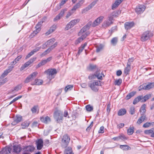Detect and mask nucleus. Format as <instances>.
<instances>
[{"instance_id":"f704fd0d","label":"nucleus","mask_w":154,"mask_h":154,"mask_svg":"<svg viewBox=\"0 0 154 154\" xmlns=\"http://www.w3.org/2000/svg\"><path fill=\"white\" fill-rule=\"evenodd\" d=\"M142 100V97L141 96H139L136 98L133 101V104H136L139 101L141 102Z\"/></svg>"},{"instance_id":"680f3d73","label":"nucleus","mask_w":154,"mask_h":154,"mask_svg":"<svg viewBox=\"0 0 154 154\" xmlns=\"http://www.w3.org/2000/svg\"><path fill=\"white\" fill-rule=\"evenodd\" d=\"M93 122H92L91 124L90 125V126H88L86 129V131H90V130L91 129V127H92L93 125Z\"/></svg>"},{"instance_id":"f3484780","label":"nucleus","mask_w":154,"mask_h":154,"mask_svg":"<svg viewBox=\"0 0 154 154\" xmlns=\"http://www.w3.org/2000/svg\"><path fill=\"white\" fill-rule=\"evenodd\" d=\"M134 26V23L133 22H126L124 24L125 28L127 30L130 29Z\"/></svg>"},{"instance_id":"49530a36","label":"nucleus","mask_w":154,"mask_h":154,"mask_svg":"<svg viewBox=\"0 0 154 154\" xmlns=\"http://www.w3.org/2000/svg\"><path fill=\"white\" fill-rule=\"evenodd\" d=\"M51 51V49L49 48H48L47 50H45L43 53L41 55L42 57L46 55L47 54L50 53Z\"/></svg>"},{"instance_id":"b1692460","label":"nucleus","mask_w":154,"mask_h":154,"mask_svg":"<svg viewBox=\"0 0 154 154\" xmlns=\"http://www.w3.org/2000/svg\"><path fill=\"white\" fill-rule=\"evenodd\" d=\"M40 120L43 122L47 124L51 122V120L50 118L47 116L46 117L42 116L40 118Z\"/></svg>"},{"instance_id":"0e129e2a","label":"nucleus","mask_w":154,"mask_h":154,"mask_svg":"<svg viewBox=\"0 0 154 154\" xmlns=\"http://www.w3.org/2000/svg\"><path fill=\"white\" fill-rule=\"evenodd\" d=\"M104 127L103 126H101L99 130L98 131L99 133H103L104 132Z\"/></svg>"},{"instance_id":"aec40b11","label":"nucleus","mask_w":154,"mask_h":154,"mask_svg":"<svg viewBox=\"0 0 154 154\" xmlns=\"http://www.w3.org/2000/svg\"><path fill=\"white\" fill-rule=\"evenodd\" d=\"M13 151L16 153H19L22 150L21 145L20 144L15 145L13 146Z\"/></svg>"},{"instance_id":"a211bd4d","label":"nucleus","mask_w":154,"mask_h":154,"mask_svg":"<svg viewBox=\"0 0 154 154\" xmlns=\"http://www.w3.org/2000/svg\"><path fill=\"white\" fill-rule=\"evenodd\" d=\"M23 149L24 151L27 153H30L34 151L35 147L32 146H26Z\"/></svg>"},{"instance_id":"9d476101","label":"nucleus","mask_w":154,"mask_h":154,"mask_svg":"<svg viewBox=\"0 0 154 154\" xmlns=\"http://www.w3.org/2000/svg\"><path fill=\"white\" fill-rule=\"evenodd\" d=\"M146 7L143 5H138L135 9V11L137 14H140L144 11Z\"/></svg>"},{"instance_id":"4468645a","label":"nucleus","mask_w":154,"mask_h":154,"mask_svg":"<svg viewBox=\"0 0 154 154\" xmlns=\"http://www.w3.org/2000/svg\"><path fill=\"white\" fill-rule=\"evenodd\" d=\"M97 2L96 1L93 2L88 7L83 9L82 11V13H84L88 11L89 10L92 8L96 4Z\"/></svg>"},{"instance_id":"8fccbe9b","label":"nucleus","mask_w":154,"mask_h":154,"mask_svg":"<svg viewBox=\"0 0 154 154\" xmlns=\"http://www.w3.org/2000/svg\"><path fill=\"white\" fill-rule=\"evenodd\" d=\"M127 132L128 135H131L134 132V128L133 127L132 128H129Z\"/></svg>"},{"instance_id":"79ce46f5","label":"nucleus","mask_w":154,"mask_h":154,"mask_svg":"<svg viewBox=\"0 0 154 154\" xmlns=\"http://www.w3.org/2000/svg\"><path fill=\"white\" fill-rule=\"evenodd\" d=\"M122 82V79H119L115 80L114 84L115 85L119 86L121 84Z\"/></svg>"},{"instance_id":"5701e85b","label":"nucleus","mask_w":154,"mask_h":154,"mask_svg":"<svg viewBox=\"0 0 154 154\" xmlns=\"http://www.w3.org/2000/svg\"><path fill=\"white\" fill-rule=\"evenodd\" d=\"M22 117L20 115H17L16 116V119L12 122L11 124L13 125H15L20 122L22 120Z\"/></svg>"},{"instance_id":"4be33fe9","label":"nucleus","mask_w":154,"mask_h":154,"mask_svg":"<svg viewBox=\"0 0 154 154\" xmlns=\"http://www.w3.org/2000/svg\"><path fill=\"white\" fill-rule=\"evenodd\" d=\"M11 149L9 147L7 148H3L0 152V154H8L11 153Z\"/></svg>"},{"instance_id":"39448f33","label":"nucleus","mask_w":154,"mask_h":154,"mask_svg":"<svg viewBox=\"0 0 154 154\" xmlns=\"http://www.w3.org/2000/svg\"><path fill=\"white\" fill-rule=\"evenodd\" d=\"M100 82V81L94 82L90 84L89 86L92 90L95 92H97L98 90L97 87L101 85Z\"/></svg>"},{"instance_id":"bf43d9fd","label":"nucleus","mask_w":154,"mask_h":154,"mask_svg":"<svg viewBox=\"0 0 154 154\" xmlns=\"http://www.w3.org/2000/svg\"><path fill=\"white\" fill-rule=\"evenodd\" d=\"M57 42H56L54 43V44L52 45L50 48V49H51V51L55 47L57 46Z\"/></svg>"},{"instance_id":"9b49d317","label":"nucleus","mask_w":154,"mask_h":154,"mask_svg":"<svg viewBox=\"0 0 154 154\" xmlns=\"http://www.w3.org/2000/svg\"><path fill=\"white\" fill-rule=\"evenodd\" d=\"M54 117L57 122L63 119V116L62 114H60L58 111H56L54 113Z\"/></svg>"},{"instance_id":"6ab92c4d","label":"nucleus","mask_w":154,"mask_h":154,"mask_svg":"<svg viewBox=\"0 0 154 154\" xmlns=\"http://www.w3.org/2000/svg\"><path fill=\"white\" fill-rule=\"evenodd\" d=\"M41 47H37L33 49L32 51L29 53L26 56L25 59H27L29 58L31 56L33 55L35 53L38 51L41 48Z\"/></svg>"},{"instance_id":"c85d7f7f","label":"nucleus","mask_w":154,"mask_h":154,"mask_svg":"<svg viewBox=\"0 0 154 154\" xmlns=\"http://www.w3.org/2000/svg\"><path fill=\"white\" fill-rule=\"evenodd\" d=\"M43 83V81L42 80L36 79L35 80V82L34 83H32L31 85H39L42 84Z\"/></svg>"},{"instance_id":"cd10ccee","label":"nucleus","mask_w":154,"mask_h":154,"mask_svg":"<svg viewBox=\"0 0 154 154\" xmlns=\"http://www.w3.org/2000/svg\"><path fill=\"white\" fill-rule=\"evenodd\" d=\"M141 96L142 97L141 102H143L146 101L147 100L151 97V95L150 94H148L146 95L143 97L142 96Z\"/></svg>"},{"instance_id":"20e7f679","label":"nucleus","mask_w":154,"mask_h":154,"mask_svg":"<svg viewBox=\"0 0 154 154\" xmlns=\"http://www.w3.org/2000/svg\"><path fill=\"white\" fill-rule=\"evenodd\" d=\"M152 36V33L151 32L146 31L144 32L142 35L141 40L142 41H145L149 39L150 37Z\"/></svg>"},{"instance_id":"ea45409f","label":"nucleus","mask_w":154,"mask_h":154,"mask_svg":"<svg viewBox=\"0 0 154 154\" xmlns=\"http://www.w3.org/2000/svg\"><path fill=\"white\" fill-rule=\"evenodd\" d=\"M103 45L102 44H100V45L97 46L96 51L97 52H99L103 49Z\"/></svg>"},{"instance_id":"e2e57ef3","label":"nucleus","mask_w":154,"mask_h":154,"mask_svg":"<svg viewBox=\"0 0 154 154\" xmlns=\"http://www.w3.org/2000/svg\"><path fill=\"white\" fill-rule=\"evenodd\" d=\"M119 6L117 5L115 2L113 4L112 7V9L114 10L116 8Z\"/></svg>"},{"instance_id":"ddd939ff","label":"nucleus","mask_w":154,"mask_h":154,"mask_svg":"<svg viewBox=\"0 0 154 154\" xmlns=\"http://www.w3.org/2000/svg\"><path fill=\"white\" fill-rule=\"evenodd\" d=\"M104 17L103 16H100L95 20L92 24V26L93 27L96 26L102 22Z\"/></svg>"},{"instance_id":"c9c22d12","label":"nucleus","mask_w":154,"mask_h":154,"mask_svg":"<svg viewBox=\"0 0 154 154\" xmlns=\"http://www.w3.org/2000/svg\"><path fill=\"white\" fill-rule=\"evenodd\" d=\"M47 63L45 60H42L40 63H39L36 66L37 68H38L41 66H43Z\"/></svg>"},{"instance_id":"603ef678","label":"nucleus","mask_w":154,"mask_h":154,"mask_svg":"<svg viewBox=\"0 0 154 154\" xmlns=\"http://www.w3.org/2000/svg\"><path fill=\"white\" fill-rule=\"evenodd\" d=\"M80 7H81L77 3L72 9V11H74L75 12L77 9L80 8Z\"/></svg>"},{"instance_id":"864d4df0","label":"nucleus","mask_w":154,"mask_h":154,"mask_svg":"<svg viewBox=\"0 0 154 154\" xmlns=\"http://www.w3.org/2000/svg\"><path fill=\"white\" fill-rule=\"evenodd\" d=\"M130 113L131 115L134 114L135 113V108L134 106H131L130 109Z\"/></svg>"},{"instance_id":"6e6d98bb","label":"nucleus","mask_w":154,"mask_h":154,"mask_svg":"<svg viewBox=\"0 0 154 154\" xmlns=\"http://www.w3.org/2000/svg\"><path fill=\"white\" fill-rule=\"evenodd\" d=\"M152 128L151 129L148 130H146L144 131V132L146 134H152Z\"/></svg>"},{"instance_id":"4c0bfd02","label":"nucleus","mask_w":154,"mask_h":154,"mask_svg":"<svg viewBox=\"0 0 154 154\" xmlns=\"http://www.w3.org/2000/svg\"><path fill=\"white\" fill-rule=\"evenodd\" d=\"M29 122L28 121H25L23 122L21 124L22 128L23 129L29 126Z\"/></svg>"},{"instance_id":"a878e982","label":"nucleus","mask_w":154,"mask_h":154,"mask_svg":"<svg viewBox=\"0 0 154 154\" xmlns=\"http://www.w3.org/2000/svg\"><path fill=\"white\" fill-rule=\"evenodd\" d=\"M56 28V26L55 25H53L50 29L48 30V31L45 33V35H48L51 33L53 32L55 30Z\"/></svg>"},{"instance_id":"de8ad7c7","label":"nucleus","mask_w":154,"mask_h":154,"mask_svg":"<svg viewBox=\"0 0 154 154\" xmlns=\"http://www.w3.org/2000/svg\"><path fill=\"white\" fill-rule=\"evenodd\" d=\"M73 26V25H72V24L70 22L67 24L65 27V29L66 30H68Z\"/></svg>"},{"instance_id":"09e8293b","label":"nucleus","mask_w":154,"mask_h":154,"mask_svg":"<svg viewBox=\"0 0 154 154\" xmlns=\"http://www.w3.org/2000/svg\"><path fill=\"white\" fill-rule=\"evenodd\" d=\"M79 21V19H75L71 20L70 22L73 25V26H74L77 23H78Z\"/></svg>"},{"instance_id":"3c124183","label":"nucleus","mask_w":154,"mask_h":154,"mask_svg":"<svg viewBox=\"0 0 154 154\" xmlns=\"http://www.w3.org/2000/svg\"><path fill=\"white\" fill-rule=\"evenodd\" d=\"M96 68V66L93 65H90L88 68L90 71H92Z\"/></svg>"},{"instance_id":"f03ea898","label":"nucleus","mask_w":154,"mask_h":154,"mask_svg":"<svg viewBox=\"0 0 154 154\" xmlns=\"http://www.w3.org/2000/svg\"><path fill=\"white\" fill-rule=\"evenodd\" d=\"M154 87V82L148 83V84H143L139 87V90L140 91L142 90H148Z\"/></svg>"},{"instance_id":"2eb2a0df","label":"nucleus","mask_w":154,"mask_h":154,"mask_svg":"<svg viewBox=\"0 0 154 154\" xmlns=\"http://www.w3.org/2000/svg\"><path fill=\"white\" fill-rule=\"evenodd\" d=\"M37 148L38 150H40L43 146V141L42 139H39L36 142Z\"/></svg>"},{"instance_id":"a19ab883","label":"nucleus","mask_w":154,"mask_h":154,"mask_svg":"<svg viewBox=\"0 0 154 154\" xmlns=\"http://www.w3.org/2000/svg\"><path fill=\"white\" fill-rule=\"evenodd\" d=\"M120 148L123 150H127L130 149V147L127 145H121Z\"/></svg>"},{"instance_id":"774afa93","label":"nucleus","mask_w":154,"mask_h":154,"mask_svg":"<svg viewBox=\"0 0 154 154\" xmlns=\"http://www.w3.org/2000/svg\"><path fill=\"white\" fill-rule=\"evenodd\" d=\"M124 124L123 123H121L117 125V128H122L124 127Z\"/></svg>"},{"instance_id":"6e6552de","label":"nucleus","mask_w":154,"mask_h":154,"mask_svg":"<svg viewBox=\"0 0 154 154\" xmlns=\"http://www.w3.org/2000/svg\"><path fill=\"white\" fill-rule=\"evenodd\" d=\"M38 73L37 72H35L30 75L26 78L25 82L27 83L33 80L36 77Z\"/></svg>"},{"instance_id":"f8f14e48","label":"nucleus","mask_w":154,"mask_h":154,"mask_svg":"<svg viewBox=\"0 0 154 154\" xmlns=\"http://www.w3.org/2000/svg\"><path fill=\"white\" fill-rule=\"evenodd\" d=\"M91 23H88L87 24L84 26L80 31L79 32L78 34L79 35H81L83 32L86 31L87 30L89 29L91 25Z\"/></svg>"},{"instance_id":"0eeeda50","label":"nucleus","mask_w":154,"mask_h":154,"mask_svg":"<svg viewBox=\"0 0 154 154\" xmlns=\"http://www.w3.org/2000/svg\"><path fill=\"white\" fill-rule=\"evenodd\" d=\"M36 59V57H32L28 61L25 63L24 64L22 65L20 68V70H22L27 67L33 62L35 61Z\"/></svg>"},{"instance_id":"393cba45","label":"nucleus","mask_w":154,"mask_h":154,"mask_svg":"<svg viewBox=\"0 0 154 154\" xmlns=\"http://www.w3.org/2000/svg\"><path fill=\"white\" fill-rule=\"evenodd\" d=\"M13 68V67H10L9 68L5 70L1 75V78H4L7 75L8 73L12 70Z\"/></svg>"},{"instance_id":"c03bdc74","label":"nucleus","mask_w":154,"mask_h":154,"mask_svg":"<svg viewBox=\"0 0 154 154\" xmlns=\"http://www.w3.org/2000/svg\"><path fill=\"white\" fill-rule=\"evenodd\" d=\"M85 107L86 110L88 112L91 111L93 109V106H91L90 105H86Z\"/></svg>"},{"instance_id":"473e14b6","label":"nucleus","mask_w":154,"mask_h":154,"mask_svg":"<svg viewBox=\"0 0 154 154\" xmlns=\"http://www.w3.org/2000/svg\"><path fill=\"white\" fill-rule=\"evenodd\" d=\"M146 105L145 104H144L141 106L140 110V112L142 113L141 115H143V114L146 112Z\"/></svg>"},{"instance_id":"7ed1b4c3","label":"nucleus","mask_w":154,"mask_h":154,"mask_svg":"<svg viewBox=\"0 0 154 154\" xmlns=\"http://www.w3.org/2000/svg\"><path fill=\"white\" fill-rule=\"evenodd\" d=\"M48 75V78L51 80L54 78V75L57 73V71L55 69H48L45 72Z\"/></svg>"},{"instance_id":"bb28decb","label":"nucleus","mask_w":154,"mask_h":154,"mask_svg":"<svg viewBox=\"0 0 154 154\" xmlns=\"http://www.w3.org/2000/svg\"><path fill=\"white\" fill-rule=\"evenodd\" d=\"M64 154H74L71 147H68L66 148L64 151Z\"/></svg>"},{"instance_id":"e433bc0d","label":"nucleus","mask_w":154,"mask_h":154,"mask_svg":"<svg viewBox=\"0 0 154 154\" xmlns=\"http://www.w3.org/2000/svg\"><path fill=\"white\" fill-rule=\"evenodd\" d=\"M86 38V35H82L76 41L75 43L76 44H78L82 42L84 39Z\"/></svg>"},{"instance_id":"7c9ffc66","label":"nucleus","mask_w":154,"mask_h":154,"mask_svg":"<svg viewBox=\"0 0 154 154\" xmlns=\"http://www.w3.org/2000/svg\"><path fill=\"white\" fill-rule=\"evenodd\" d=\"M131 69V64L127 63V66L124 70V72L125 74H128Z\"/></svg>"},{"instance_id":"052dcab7","label":"nucleus","mask_w":154,"mask_h":154,"mask_svg":"<svg viewBox=\"0 0 154 154\" xmlns=\"http://www.w3.org/2000/svg\"><path fill=\"white\" fill-rule=\"evenodd\" d=\"M32 113H35L37 111V107L35 106H33L31 109Z\"/></svg>"},{"instance_id":"338daca9","label":"nucleus","mask_w":154,"mask_h":154,"mask_svg":"<svg viewBox=\"0 0 154 154\" xmlns=\"http://www.w3.org/2000/svg\"><path fill=\"white\" fill-rule=\"evenodd\" d=\"M136 94V92L135 91H132L129 94L130 97L131 98L133 97Z\"/></svg>"},{"instance_id":"69168bd1","label":"nucleus","mask_w":154,"mask_h":154,"mask_svg":"<svg viewBox=\"0 0 154 154\" xmlns=\"http://www.w3.org/2000/svg\"><path fill=\"white\" fill-rule=\"evenodd\" d=\"M85 0H80L77 4L80 7L84 2Z\"/></svg>"},{"instance_id":"37998d69","label":"nucleus","mask_w":154,"mask_h":154,"mask_svg":"<svg viewBox=\"0 0 154 154\" xmlns=\"http://www.w3.org/2000/svg\"><path fill=\"white\" fill-rule=\"evenodd\" d=\"M55 40L54 38H52L50 39L46 42V44L48 45H52L55 41Z\"/></svg>"},{"instance_id":"c756f323","label":"nucleus","mask_w":154,"mask_h":154,"mask_svg":"<svg viewBox=\"0 0 154 154\" xmlns=\"http://www.w3.org/2000/svg\"><path fill=\"white\" fill-rule=\"evenodd\" d=\"M118 41V38L117 37H114L111 41V44L112 45L115 46L117 44Z\"/></svg>"},{"instance_id":"a18cd8bd","label":"nucleus","mask_w":154,"mask_h":154,"mask_svg":"<svg viewBox=\"0 0 154 154\" xmlns=\"http://www.w3.org/2000/svg\"><path fill=\"white\" fill-rule=\"evenodd\" d=\"M73 85H69L66 86L65 88V91L66 92H67L68 90H71L73 88Z\"/></svg>"},{"instance_id":"72a5a7b5","label":"nucleus","mask_w":154,"mask_h":154,"mask_svg":"<svg viewBox=\"0 0 154 154\" xmlns=\"http://www.w3.org/2000/svg\"><path fill=\"white\" fill-rule=\"evenodd\" d=\"M126 111L125 109H123L119 110L118 112V116H123L125 115L126 113Z\"/></svg>"},{"instance_id":"423d86ee","label":"nucleus","mask_w":154,"mask_h":154,"mask_svg":"<svg viewBox=\"0 0 154 154\" xmlns=\"http://www.w3.org/2000/svg\"><path fill=\"white\" fill-rule=\"evenodd\" d=\"M102 75H103V74L102 73L100 74V72L99 71H97L96 72L95 74H94L93 75L90 74L88 76V78L90 79H92L97 77L98 79L102 80Z\"/></svg>"},{"instance_id":"4d7b16f0","label":"nucleus","mask_w":154,"mask_h":154,"mask_svg":"<svg viewBox=\"0 0 154 154\" xmlns=\"http://www.w3.org/2000/svg\"><path fill=\"white\" fill-rule=\"evenodd\" d=\"M151 125V123L150 122H147L145 123L143 125V127L145 128H146L149 127Z\"/></svg>"},{"instance_id":"2f4dec72","label":"nucleus","mask_w":154,"mask_h":154,"mask_svg":"<svg viewBox=\"0 0 154 154\" xmlns=\"http://www.w3.org/2000/svg\"><path fill=\"white\" fill-rule=\"evenodd\" d=\"M146 118V116L143 115L140 117L138 120L137 123L138 125H140L142 122H143Z\"/></svg>"},{"instance_id":"1a4fd4ad","label":"nucleus","mask_w":154,"mask_h":154,"mask_svg":"<svg viewBox=\"0 0 154 154\" xmlns=\"http://www.w3.org/2000/svg\"><path fill=\"white\" fill-rule=\"evenodd\" d=\"M112 18L108 17V20H105L103 23L102 26L104 28H106L110 26L113 23Z\"/></svg>"},{"instance_id":"5fc2aeb1","label":"nucleus","mask_w":154,"mask_h":154,"mask_svg":"<svg viewBox=\"0 0 154 154\" xmlns=\"http://www.w3.org/2000/svg\"><path fill=\"white\" fill-rule=\"evenodd\" d=\"M74 11H72V9L67 14L66 18H68L70 16H71L74 13Z\"/></svg>"},{"instance_id":"dca6fc26","label":"nucleus","mask_w":154,"mask_h":154,"mask_svg":"<svg viewBox=\"0 0 154 154\" xmlns=\"http://www.w3.org/2000/svg\"><path fill=\"white\" fill-rule=\"evenodd\" d=\"M127 139V138L125 136L121 134L117 137H114L112 138V139L114 141H118L119 140L124 141Z\"/></svg>"},{"instance_id":"412c9836","label":"nucleus","mask_w":154,"mask_h":154,"mask_svg":"<svg viewBox=\"0 0 154 154\" xmlns=\"http://www.w3.org/2000/svg\"><path fill=\"white\" fill-rule=\"evenodd\" d=\"M42 24L41 22H39L35 26L36 29L33 31L34 33L35 34H36L40 31L41 30V27L42 26Z\"/></svg>"},{"instance_id":"13d9d810","label":"nucleus","mask_w":154,"mask_h":154,"mask_svg":"<svg viewBox=\"0 0 154 154\" xmlns=\"http://www.w3.org/2000/svg\"><path fill=\"white\" fill-rule=\"evenodd\" d=\"M66 11V9H63L61 10L60 12L58 14L61 17L63 16L65 12Z\"/></svg>"},{"instance_id":"58836bf2","label":"nucleus","mask_w":154,"mask_h":154,"mask_svg":"<svg viewBox=\"0 0 154 154\" xmlns=\"http://www.w3.org/2000/svg\"><path fill=\"white\" fill-rule=\"evenodd\" d=\"M118 12L114 11L110 15L108 16V17H111L112 18V20H113V18L114 17H117L119 15Z\"/></svg>"},{"instance_id":"f257e3e1","label":"nucleus","mask_w":154,"mask_h":154,"mask_svg":"<svg viewBox=\"0 0 154 154\" xmlns=\"http://www.w3.org/2000/svg\"><path fill=\"white\" fill-rule=\"evenodd\" d=\"M70 140V138L67 134L64 135L62 138L61 146L63 148H66L68 145Z\"/></svg>"}]
</instances>
